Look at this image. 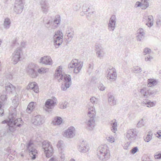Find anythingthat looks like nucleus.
I'll return each mask as SVG.
<instances>
[{
  "label": "nucleus",
  "mask_w": 161,
  "mask_h": 161,
  "mask_svg": "<svg viewBox=\"0 0 161 161\" xmlns=\"http://www.w3.org/2000/svg\"><path fill=\"white\" fill-rule=\"evenodd\" d=\"M17 113L15 111L10 114L8 117V119L2 122V124H7L9 126L10 131L13 132L17 127H20L23 124V121L21 118L16 119Z\"/></svg>",
  "instance_id": "nucleus-1"
},
{
  "label": "nucleus",
  "mask_w": 161,
  "mask_h": 161,
  "mask_svg": "<svg viewBox=\"0 0 161 161\" xmlns=\"http://www.w3.org/2000/svg\"><path fill=\"white\" fill-rule=\"evenodd\" d=\"M55 78L58 80L59 82L63 80L66 82L64 84L61 86V90L65 91L70 86L69 82L70 81V78L65 74H63L62 72V68L60 66L58 67V68L56 70L55 74Z\"/></svg>",
  "instance_id": "nucleus-2"
},
{
  "label": "nucleus",
  "mask_w": 161,
  "mask_h": 161,
  "mask_svg": "<svg viewBox=\"0 0 161 161\" xmlns=\"http://www.w3.org/2000/svg\"><path fill=\"white\" fill-rule=\"evenodd\" d=\"M97 155L99 158L103 161H105L110 158V151L106 145L100 146L97 150Z\"/></svg>",
  "instance_id": "nucleus-3"
},
{
  "label": "nucleus",
  "mask_w": 161,
  "mask_h": 161,
  "mask_svg": "<svg viewBox=\"0 0 161 161\" xmlns=\"http://www.w3.org/2000/svg\"><path fill=\"white\" fill-rule=\"evenodd\" d=\"M42 146L46 157H51L53 153V149L52 145L48 141H45L42 143Z\"/></svg>",
  "instance_id": "nucleus-4"
},
{
  "label": "nucleus",
  "mask_w": 161,
  "mask_h": 161,
  "mask_svg": "<svg viewBox=\"0 0 161 161\" xmlns=\"http://www.w3.org/2000/svg\"><path fill=\"white\" fill-rule=\"evenodd\" d=\"M26 70L28 75L32 78H36L38 75L37 72V65L35 64H29L26 67Z\"/></svg>",
  "instance_id": "nucleus-5"
},
{
  "label": "nucleus",
  "mask_w": 161,
  "mask_h": 161,
  "mask_svg": "<svg viewBox=\"0 0 161 161\" xmlns=\"http://www.w3.org/2000/svg\"><path fill=\"white\" fill-rule=\"evenodd\" d=\"M26 149L29 152V155L32 159H35L36 158V154L37 151L35 148L34 144L31 141L29 142L26 145Z\"/></svg>",
  "instance_id": "nucleus-6"
},
{
  "label": "nucleus",
  "mask_w": 161,
  "mask_h": 161,
  "mask_svg": "<svg viewBox=\"0 0 161 161\" xmlns=\"http://www.w3.org/2000/svg\"><path fill=\"white\" fill-rule=\"evenodd\" d=\"M25 0H15L14 10L16 14H20L23 11Z\"/></svg>",
  "instance_id": "nucleus-7"
},
{
  "label": "nucleus",
  "mask_w": 161,
  "mask_h": 161,
  "mask_svg": "<svg viewBox=\"0 0 161 161\" xmlns=\"http://www.w3.org/2000/svg\"><path fill=\"white\" fill-rule=\"evenodd\" d=\"M23 54L21 48H18L14 51L12 55L11 60L13 64H16L19 61L21 55Z\"/></svg>",
  "instance_id": "nucleus-8"
},
{
  "label": "nucleus",
  "mask_w": 161,
  "mask_h": 161,
  "mask_svg": "<svg viewBox=\"0 0 161 161\" xmlns=\"http://www.w3.org/2000/svg\"><path fill=\"white\" fill-rule=\"evenodd\" d=\"M63 34L60 31H58L54 35L53 43L56 47L57 48L63 42Z\"/></svg>",
  "instance_id": "nucleus-9"
},
{
  "label": "nucleus",
  "mask_w": 161,
  "mask_h": 161,
  "mask_svg": "<svg viewBox=\"0 0 161 161\" xmlns=\"http://www.w3.org/2000/svg\"><path fill=\"white\" fill-rule=\"evenodd\" d=\"M45 118L41 115H38L34 116L32 119V123L35 125L40 126L42 125L45 122Z\"/></svg>",
  "instance_id": "nucleus-10"
},
{
  "label": "nucleus",
  "mask_w": 161,
  "mask_h": 161,
  "mask_svg": "<svg viewBox=\"0 0 161 161\" xmlns=\"http://www.w3.org/2000/svg\"><path fill=\"white\" fill-rule=\"evenodd\" d=\"M71 68H74V72L75 73H78L80 71L83 65V63L78 64V60L75 59L72 60L71 61Z\"/></svg>",
  "instance_id": "nucleus-11"
},
{
  "label": "nucleus",
  "mask_w": 161,
  "mask_h": 161,
  "mask_svg": "<svg viewBox=\"0 0 161 161\" xmlns=\"http://www.w3.org/2000/svg\"><path fill=\"white\" fill-rule=\"evenodd\" d=\"M137 134L134 130L131 129L128 130L126 132V137L130 142L134 141L136 138Z\"/></svg>",
  "instance_id": "nucleus-12"
},
{
  "label": "nucleus",
  "mask_w": 161,
  "mask_h": 161,
  "mask_svg": "<svg viewBox=\"0 0 161 161\" xmlns=\"http://www.w3.org/2000/svg\"><path fill=\"white\" fill-rule=\"evenodd\" d=\"M41 10L43 13L46 14L48 11L50 7L49 4L45 0H39Z\"/></svg>",
  "instance_id": "nucleus-13"
},
{
  "label": "nucleus",
  "mask_w": 161,
  "mask_h": 161,
  "mask_svg": "<svg viewBox=\"0 0 161 161\" xmlns=\"http://www.w3.org/2000/svg\"><path fill=\"white\" fill-rule=\"evenodd\" d=\"M110 71H108L107 78L108 80L111 81H114L117 78V73L115 69L114 68H112L111 69H109Z\"/></svg>",
  "instance_id": "nucleus-14"
},
{
  "label": "nucleus",
  "mask_w": 161,
  "mask_h": 161,
  "mask_svg": "<svg viewBox=\"0 0 161 161\" xmlns=\"http://www.w3.org/2000/svg\"><path fill=\"white\" fill-rule=\"evenodd\" d=\"M78 148L80 152L83 153H86L89 149L88 145L84 141H82L80 144L78 146Z\"/></svg>",
  "instance_id": "nucleus-15"
},
{
  "label": "nucleus",
  "mask_w": 161,
  "mask_h": 161,
  "mask_svg": "<svg viewBox=\"0 0 161 161\" xmlns=\"http://www.w3.org/2000/svg\"><path fill=\"white\" fill-rule=\"evenodd\" d=\"M116 17L114 15H113L109 21L108 24V30L109 31H113L115 27Z\"/></svg>",
  "instance_id": "nucleus-16"
},
{
  "label": "nucleus",
  "mask_w": 161,
  "mask_h": 161,
  "mask_svg": "<svg viewBox=\"0 0 161 161\" xmlns=\"http://www.w3.org/2000/svg\"><path fill=\"white\" fill-rule=\"evenodd\" d=\"M96 51L97 57L101 58L104 56L105 52L101 45L98 44L96 45Z\"/></svg>",
  "instance_id": "nucleus-17"
},
{
  "label": "nucleus",
  "mask_w": 161,
  "mask_h": 161,
  "mask_svg": "<svg viewBox=\"0 0 161 161\" xmlns=\"http://www.w3.org/2000/svg\"><path fill=\"white\" fill-rule=\"evenodd\" d=\"M40 62L43 64L52 65L53 64L52 60L51 57L48 56H45L41 58Z\"/></svg>",
  "instance_id": "nucleus-18"
},
{
  "label": "nucleus",
  "mask_w": 161,
  "mask_h": 161,
  "mask_svg": "<svg viewBox=\"0 0 161 161\" xmlns=\"http://www.w3.org/2000/svg\"><path fill=\"white\" fill-rule=\"evenodd\" d=\"M90 119L86 122L87 128L90 130H92L95 126V117H89Z\"/></svg>",
  "instance_id": "nucleus-19"
},
{
  "label": "nucleus",
  "mask_w": 161,
  "mask_h": 161,
  "mask_svg": "<svg viewBox=\"0 0 161 161\" xmlns=\"http://www.w3.org/2000/svg\"><path fill=\"white\" fill-rule=\"evenodd\" d=\"M148 0H141V2H137L136 4V7H141L142 9H145L149 6Z\"/></svg>",
  "instance_id": "nucleus-20"
},
{
  "label": "nucleus",
  "mask_w": 161,
  "mask_h": 161,
  "mask_svg": "<svg viewBox=\"0 0 161 161\" xmlns=\"http://www.w3.org/2000/svg\"><path fill=\"white\" fill-rule=\"evenodd\" d=\"M137 35L136 36V39L138 41H142L144 39L145 33L142 28H140L137 31Z\"/></svg>",
  "instance_id": "nucleus-21"
},
{
  "label": "nucleus",
  "mask_w": 161,
  "mask_h": 161,
  "mask_svg": "<svg viewBox=\"0 0 161 161\" xmlns=\"http://www.w3.org/2000/svg\"><path fill=\"white\" fill-rule=\"evenodd\" d=\"M56 98H53V100L49 99L47 100L45 103V106L48 109H51L54 107V104L56 103Z\"/></svg>",
  "instance_id": "nucleus-22"
},
{
  "label": "nucleus",
  "mask_w": 161,
  "mask_h": 161,
  "mask_svg": "<svg viewBox=\"0 0 161 161\" xmlns=\"http://www.w3.org/2000/svg\"><path fill=\"white\" fill-rule=\"evenodd\" d=\"M27 88L28 90L32 89L36 93H37L39 92V88L35 82L30 83Z\"/></svg>",
  "instance_id": "nucleus-23"
},
{
  "label": "nucleus",
  "mask_w": 161,
  "mask_h": 161,
  "mask_svg": "<svg viewBox=\"0 0 161 161\" xmlns=\"http://www.w3.org/2000/svg\"><path fill=\"white\" fill-rule=\"evenodd\" d=\"M36 104V103L35 102H30L27 106L26 110V112L28 113H30L35 109Z\"/></svg>",
  "instance_id": "nucleus-24"
},
{
  "label": "nucleus",
  "mask_w": 161,
  "mask_h": 161,
  "mask_svg": "<svg viewBox=\"0 0 161 161\" xmlns=\"http://www.w3.org/2000/svg\"><path fill=\"white\" fill-rule=\"evenodd\" d=\"M14 75V72L10 69H8L5 71V76L7 78L9 79H11L12 78Z\"/></svg>",
  "instance_id": "nucleus-25"
},
{
  "label": "nucleus",
  "mask_w": 161,
  "mask_h": 161,
  "mask_svg": "<svg viewBox=\"0 0 161 161\" xmlns=\"http://www.w3.org/2000/svg\"><path fill=\"white\" fill-rule=\"evenodd\" d=\"M5 88L6 91L9 93H12L15 90V87L10 83L6 84Z\"/></svg>",
  "instance_id": "nucleus-26"
},
{
  "label": "nucleus",
  "mask_w": 161,
  "mask_h": 161,
  "mask_svg": "<svg viewBox=\"0 0 161 161\" xmlns=\"http://www.w3.org/2000/svg\"><path fill=\"white\" fill-rule=\"evenodd\" d=\"M63 122L62 118L58 116L55 117L54 120L52 122V123L55 125H60Z\"/></svg>",
  "instance_id": "nucleus-27"
},
{
  "label": "nucleus",
  "mask_w": 161,
  "mask_h": 161,
  "mask_svg": "<svg viewBox=\"0 0 161 161\" xmlns=\"http://www.w3.org/2000/svg\"><path fill=\"white\" fill-rule=\"evenodd\" d=\"M108 101L111 106H114L116 104V101L115 100L114 96L110 94H108Z\"/></svg>",
  "instance_id": "nucleus-28"
},
{
  "label": "nucleus",
  "mask_w": 161,
  "mask_h": 161,
  "mask_svg": "<svg viewBox=\"0 0 161 161\" xmlns=\"http://www.w3.org/2000/svg\"><path fill=\"white\" fill-rule=\"evenodd\" d=\"M11 22L10 20L8 18L5 19L4 21L3 26L4 29H8L10 26Z\"/></svg>",
  "instance_id": "nucleus-29"
},
{
  "label": "nucleus",
  "mask_w": 161,
  "mask_h": 161,
  "mask_svg": "<svg viewBox=\"0 0 161 161\" xmlns=\"http://www.w3.org/2000/svg\"><path fill=\"white\" fill-rule=\"evenodd\" d=\"M95 109L92 107L89 108L88 112V115L89 117H95Z\"/></svg>",
  "instance_id": "nucleus-30"
},
{
  "label": "nucleus",
  "mask_w": 161,
  "mask_h": 161,
  "mask_svg": "<svg viewBox=\"0 0 161 161\" xmlns=\"http://www.w3.org/2000/svg\"><path fill=\"white\" fill-rule=\"evenodd\" d=\"M111 130L113 132L115 133L117 130V122L115 119H114L111 121Z\"/></svg>",
  "instance_id": "nucleus-31"
},
{
  "label": "nucleus",
  "mask_w": 161,
  "mask_h": 161,
  "mask_svg": "<svg viewBox=\"0 0 161 161\" xmlns=\"http://www.w3.org/2000/svg\"><path fill=\"white\" fill-rule=\"evenodd\" d=\"M141 104L144 106L147 105V107H148L153 106L154 104L153 102L147 99L144 100Z\"/></svg>",
  "instance_id": "nucleus-32"
},
{
  "label": "nucleus",
  "mask_w": 161,
  "mask_h": 161,
  "mask_svg": "<svg viewBox=\"0 0 161 161\" xmlns=\"http://www.w3.org/2000/svg\"><path fill=\"white\" fill-rule=\"evenodd\" d=\"M140 92L142 98H147V89L146 88L141 89Z\"/></svg>",
  "instance_id": "nucleus-33"
},
{
  "label": "nucleus",
  "mask_w": 161,
  "mask_h": 161,
  "mask_svg": "<svg viewBox=\"0 0 161 161\" xmlns=\"http://www.w3.org/2000/svg\"><path fill=\"white\" fill-rule=\"evenodd\" d=\"M148 22L146 23V25L148 27H150L153 25V19L152 16H149L148 17Z\"/></svg>",
  "instance_id": "nucleus-34"
},
{
  "label": "nucleus",
  "mask_w": 161,
  "mask_h": 161,
  "mask_svg": "<svg viewBox=\"0 0 161 161\" xmlns=\"http://www.w3.org/2000/svg\"><path fill=\"white\" fill-rule=\"evenodd\" d=\"M153 133L152 131H149L146 137H144L145 141L147 142H149L152 139Z\"/></svg>",
  "instance_id": "nucleus-35"
},
{
  "label": "nucleus",
  "mask_w": 161,
  "mask_h": 161,
  "mask_svg": "<svg viewBox=\"0 0 161 161\" xmlns=\"http://www.w3.org/2000/svg\"><path fill=\"white\" fill-rule=\"evenodd\" d=\"M157 81L153 79H149L148 80L147 86L148 87H151L157 84Z\"/></svg>",
  "instance_id": "nucleus-36"
},
{
  "label": "nucleus",
  "mask_w": 161,
  "mask_h": 161,
  "mask_svg": "<svg viewBox=\"0 0 161 161\" xmlns=\"http://www.w3.org/2000/svg\"><path fill=\"white\" fill-rule=\"evenodd\" d=\"M63 135L64 137L67 138H70V127H69L67 130H65L64 132Z\"/></svg>",
  "instance_id": "nucleus-37"
},
{
  "label": "nucleus",
  "mask_w": 161,
  "mask_h": 161,
  "mask_svg": "<svg viewBox=\"0 0 161 161\" xmlns=\"http://www.w3.org/2000/svg\"><path fill=\"white\" fill-rule=\"evenodd\" d=\"M47 71V69L44 68H41L40 69H38L37 67V72L41 74H43L45 73Z\"/></svg>",
  "instance_id": "nucleus-38"
},
{
  "label": "nucleus",
  "mask_w": 161,
  "mask_h": 161,
  "mask_svg": "<svg viewBox=\"0 0 161 161\" xmlns=\"http://www.w3.org/2000/svg\"><path fill=\"white\" fill-rule=\"evenodd\" d=\"M142 71V69L141 68L136 66L133 68V71L135 73H138Z\"/></svg>",
  "instance_id": "nucleus-39"
},
{
  "label": "nucleus",
  "mask_w": 161,
  "mask_h": 161,
  "mask_svg": "<svg viewBox=\"0 0 161 161\" xmlns=\"http://www.w3.org/2000/svg\"><path fill=\"white\" fill-rule=\"evenodd\" d=\"M157 91L156 90H147V97L148 96L155 95Z\"/></svg>",
  "instance_id": "nucleus-40"
},
{
  "label": "nucleus",
  "mask_w": 161,
  "mask_h": 161,
  "mask_svg": "<svg viewBox=\"0 0 161 161\" xmlns=\"http://www.w3.org/2000/svg\"><path fill=\"white\" fill-rule=\"evenodd\" d=\"M60 19L59 16L57 15L56 16L55 19L53 21V23L57 25H58L60 22Z\"/></svg>",
  "instance_id": "nucleus-41"
},
{
  "label": "nucleus",
  "mask_w": 161,
  "mask_h": 161,
  "mask_svg": "<svg viewBox=\"0 0 161 161\" xmlns=\"http://www.w3.org/2000/svg\"><path fill=\"white\" fill-rule=\"evenodd\" d=\"M144 120L143 119H142L138 123L137 125V127L138 128L141 127L144 125Z\"/></svg>",
  "instance_id": "nucleus-42"
},
{
  "label": "nucleus",
  "mask_w": 161,
  "mask_h": 161,
  "mask_svg": "<svg viewBox=\"0 0 161 161\" xmlns=\"http://www.w3.org/2000/svg\"><path fill=\"white\" fill-rule=\"evenodd\" d=\"M93 63L89 64L88 65V72L89 74H91V71L93 68Z\"/></svg>",
  "instance_id": "nucleus-43"
},
{
  "label": "nucleus",
  "mask_w": 161,
  "mask_h": 161,
  "mask_svg": "<svg viewBox=\"0 0 161 161\" xmlns=\"http://www.w3.org/2000/svg\"><path fill=\"white\" fill-rule=\"evenodd\" d=\"M98 88L99 90L103 91L105 90V87L102 83H99L98 86Z\"/></svg>",
  "instance_id": "nucleus-44"
},
{
  "label": "nucleus",
  "mask_w": 161,
  "mask_h": 161,
  "mask_svg": "<svg viewBox=\"0 0 161 161\" xmlns=\"http://www.w3.org/2000/svg\"><path fill=\"white\" fill-rule=\"evenodd\" d=\"M6 151L8 153H10L12 155H14V153L15 152V151L13 150H12L10 147H8L6 149Z\"/></svg>",
  "instance_id": "nucleus-45"
},
{
  "label": "nucleus",
  "mask_w": 161,
  "mask_h": 161,
  "mask_svg": "<svg viewBox=\"0 0 161 161\" xmlns=\"http://www.w3.org/2000/svg\"><path fill=\"white\" fill-rule=\"evenodd\" d=\"M75 130L74 127L71 126V138L75 136Z\"/></svg>",
  "instance_id": "nucleus-46"
},
{
  "label": "nucleus",
  "mask_w": 161,
  "mask_h": 161,
  "mask_svg": "<svg viewBox=\"0 0 161 161\" xmlns=\"http://www.w3.org/2000/svg\"><path fill=\"white\" fill-rule=\"evenodd\" d=\"M151 50L147 47L144 48V49L143 53L144 55L146 54H149L151 52Z\"/></svg>",
  "instance_id": "nucleus-47"
},
{
  "label": "nucleus",
  "mask_w": 161,
  "mask_h": 161,
  "mask_svg": "<svg viewBox=\"0 0 161 161\" xmlns=\"http://www.w3.org/2000/svg\"><path fill=\"white\" fill-rule=\"evenodd\" d=\"M91 102L93 104H96L97 103V99L93 97H92L90 99Z\"/></svg>",
  "instance_id": "nucleus-48"
},
{
  "label": "nucleus",
  "mask_w": 161,
  "mask_h": 161,
  "mask_svg": "<svg viewBox=\"0 0 161 161\" xmlns=\"http://www.w3.org/2000/svg\"><path fill=\"white\" fill-rule=\"evenodd\" d=\"M3 103L0 102V116H3L4 114V110L2 108Z\"/></svg>",
  "instance_id": "nucleus-49"
},
{
  "label": "nucleus",
  "mask_w": 161,
  "mask_h": 161,
  "mask_svg": "<svg viewBox=\"0 0 161 161\" xmlns=\"http://www.w3.org/2000/svg\"><path fill=\"white\" fill-rule=\"evenodd\" d=\"M138 150V148L137 147H134L133 148H132L131 150L130 151V152L131 153L133 154H134L136 152H137Z\"/></svg>",
  "instance_id": "nucleus-50"
},
{
  "label": "nucleus",
  "mask_w": 161,
  "mask_h": 161,
  "mask_svg": "<svg viewBox=\"0 0 161 161\" xmlns=\"http://www.w3.org/2000/svg\"><path fill=\"white\" fill-rule=\"evenodd\" d=\"M153 58L149 55L148 56H146L145 57V60L146 61H150L151 60L153 59Z\"/></svg>",
  "instance_id": "nucleus-51"
},
{
  "label": "nucleus",
  "mask_w": 161,
  "mask_h": 161,
  "mask_svg": "<svg viewBox=\"0 0 161 161\" xmlns=\"http://www.w3.org/2000/svg\"><path fill=\"white\" fill-rule=\"evenodd\" d=\"M63 142L62 141L60 140L58 142L57 146L58 148H60L62 147L63 145Z\"/></svg>",
  "instance_id": "nucleus-52"
},
{
  "label": "nucleus",
  "mask_w": 161,
  "mask_h": 161,
  "mask_svg": "<svg viewBox=\"0 0 161 161\" xmlns=\"http://www.w3.org/2000/svg\"><path fill=\"white\" fill-rule=\"evenodd\" d=\"M154 157L156 159L161 158V153H156L154 155Z\"/></svg>",
  "instance_id": "nucleus-53"
},
{
  "label": "nucleus",
  "mask_w": 161,
  "mask_h": 161,
  "mask_svg": "<svg viewBox=\"0 0 161 161\" xmlns=\"http://www.w3.org/2000/svg\"><path fill=\"white\" fill-rule=\"evenodd\" d=\"M83 11L84 12H87L90 9V8L89 7L86 8V6H85L84 5H83Z\"/></svg>",
  "instance_id": "nucleus-54"
},
{
  "label": "nucleus",
  "mask_w": 161,
  "mask_h": 161,
  "mask_svg": "<svg viewBox=\"0 0 161 161\" xmlns=\"http://www.w3.org/2000/svg\"><path fill=\"white\" fill-rule=\"evenodd\" d=\"M128 142L126 143H125L124 146V149H128V147L130 146V143L131 142Z\"/></svg>",
  "instance_id": "nucleus-55"
},
{
  "label": "nucleus",
  "mask_w": 161,
  "mask_h": 161,
  "mask_svg": "<svg viewBox=\"0 0 161 161\" xmlns=\"http://www.w3.org/2000/svg\"><path fill=\"white\" fill-rule=\"evenodd\" d=\"M107 140L111 143H112L114 142V138L112 136L108 137Z\"/></svg>",
  "instance_id": "nucleus-56"
},
{
  "label": "nucleus",
  "mask_w": 161,
  "mask_h": 161,
  "mask_svg": "<svg viewBox=\"0 0 161 161\" xmlns=\"http://www.w3.org/2000/svg\"><path fill=\"white\" fill-rule=\"evenodd\" d=\"M66 104L65 103L64 104L63 103H60L59 105V107L61 108H66Z\"/></svg>",
  "instance_id": "nucleus-57"
},
{
  "label": "nucleus",
  "mask_w": 161,
  "mask_h": 161,
  "mask_svg": "<svg viewBox=\"0 0 161 161\" xmlns=\"http://www.w3.org/2000/svg\"><path fill=\"white\" fill-rule=\"evenodd\" d=\"M161 20L159 19H158L157 20L156 24L158 26L161 25Z\"/></svg>",
  "instance_id": "nucleus-58"
},
{
  "label": "nucleus",
  "mask_w": 161,
  "mask_h": 161,
  "mask_svg": "<svg viewBox=\"0 0 161 161\" xmlns=\"http://www.w3.org/2000/svg\"><path fill=\"white\" fill-rule=\"evenodd\" d=\"M60 158H61V159L64 160L65 157L64 154L63 153H61L60 154Z\"/></svg>",
  "instance_id": "nucleus-59"
},
{
  "label": "nucleus",
  "mask_w": 161,
  "mask_h": 161,
  "mask_svg": "<svg viewBox=\"0 0 161 161\" xmlns=\"http://www.w3.org/2000/svg\"><path fill=\"white\" fill-rule=\"evenodd\" d=\"M157 134L158 135V136H157L159 138L161 136V130H160L158 131L157 132Z\"/></svg>",
  "instance_id": "nucleus-60"
},
{
  "label": "nucleus",
  "mask_w": 161,
  "mask_h": 161,
  "mask_svg": "<svg viewBox=\"0 0 161 161\" xmlns=\"http://www.w3.org/2000/svg\"><path fill=\"white\" fill-rule=\"evenodd\" d=\"M56 160V157H52L51 159H50L49 160V161H55Z\"/></svg>",
  "instance_id": "nucleus-61"
},
{
  "label": "nucleus",
  "mask_w": 161,
  "mask_h": 161,
  "mask_svg": "<svg viewBox=\"0 0 161 161\" xmlns=\"http://www.w3.org/2000/svg\"><path fill=\"white\" fill-rule=\"evenodd\" d=\"M8 158H9V159H11V160L14 159L13 157L10 155L9 156V155H8Z\"/></svg>",
  "instance_id": "nucleus-62"
},
{
  "label": "nucleus",
  "mask_w": 161,
  "mask_h": 161,
  "mask_svg": "<svg viewBox=\"0 0 161 161\" xmlns=\"http://www.w3.org/2000/svg\"><path fill=\"white\" fill-rule=\"evenodd\" d=\"M45 25L46 27L47 28H49V27L50 26V25H48L46 24H45Z\"/></svg>",
  "instance_id": "nucleus-63"
},
{
  "label": "nucleus",
  "mask_w": 161,
  "mask_h": 161,
  "mask_svg": "<svg viewBox=\"0 0 161 161\" xmlns=\"http://www.w3.org/2000/svg\"><path fill=\"white\" fill-rule=\"evenodd\" d=\"M50 20H49L46 24H47L48 25H50Z\"/></svg>",
  "instance_id": "nucleus-64"
}]
</instances>
